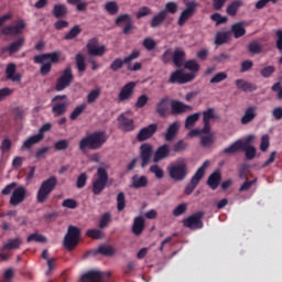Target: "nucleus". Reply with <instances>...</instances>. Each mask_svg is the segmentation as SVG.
Listing matches in <instances>:
<instances>
[{
	"label": "nucleus",
	"instance_id": "obj_1",
	"mask_svg": "<svg viewBox=\"0 0 282 282\" xmlns=\"http://www.w3.org/2000/svg\"><path fill=\"white\" fill-rule=\"evenodd\" d=\"M107 140H109V137H107L105 131L93 132L79 141V151L82 153H87L88 149L90 151H98V149H102Z\"/></svg>",
	"mask_w": 282,
	"mask_h": 282
},
{
	"label": "nucleus",
	"instance_id": "obj_2",
	"mask_svg": "<svg viewBox=\"0 0 282 282\" xmlns=\"http://www.w3.org/2000/svg\"><path fill=\"white\" fill-rule=\"evenodd\" d=\"M34 63L42 65L40 68V74L42 76H47L52 72V63L56 64L61 61V51H55L53 53H44L41 55H35L33 58Z\"/></svg>",
	"mask_w": 282,
	"mask_h": 282
},
{
	"label": "nucleus",
	"instance_id": "obj_3",
	"mask_svg": "<svg viewBox=\"0 0 282 282\" xmlns=\"http://www.w3.org/2000/svg\"><path fill=\"white\" fill-rule=\"evenodd\" d=\"M57 184L58 178H56V176H51L43 181L36 194L37 204H45V202L50 199V195H52V192L56 188Z\"/></svg>",
	"mask_w": 282,
	"mask_h": 282
},
{
	"label": "nucleus",
	"instance_id": "obj_4",
	"mask_svg": "<svg viewBox=\"0 0 282 282\" xmlns=\"http://www.w3.org/2000/svg\"><path fill=\"white\" fill-rule=\"evenodd\" d=\"M169 175L174 182H184L188 175V164L186 159L178 160L174 165L167 167Z\"/></svg>",
	"mask_w": 282,
	"mask_h": 282
},
{
	"label": "nucleus",
	"instance_id": "obj_5",
	"mask_svg": "<svg viewBox=\"0 0 282 282\" xmlns=\"http://www.w3.org/2000/svg\"><path fill=\"white\" fill-rule=\"evenodd\" d=\"M210 166V162L205 161L200 167L195 172V174L192 176L189 183L184 188L185 195H193V191L199 186V182L204 178V175H206V169Z\"/></svg>",
	"mask_w": 282,
	"mask_h": 282
},
{
	"label": "nucleus",
	"instance_id": "obj_6",
	"mask_svg": "<svg viewBox=\"0 0 282 282\" xmlns=\"http://www.w3.org/2000/svg\"><path fill=\"white\" fill-rule=\"evenodd\" d=\"M109 183V173L105 167L97 169V178L93 181V194L100 195L105 188H107V184Z\"/></svg>",
	"mask_w": 282,
	"mask_h": 282
},
{
	"label": "nucleus",
	"instance_id": "obj_7",
	"mask_svg": "<svg viewBox=\"0 0 282 282\" xmlns=\"http://www.w3.org/2000/svg\"><path fill=\"white\" fill-rule=\"evenodd\" d=\"M80 241V228L76 226H68L67 234L64 237V248L66 250H74Z\"/></svg>",
	"mask_w": 282,
	"mask_h": 282
},
{
	"label": "nucleus",
	"instance_id": "obj_8",
	"mask_svg": "<svg viewBox=\"0 0 282 282\" xmlns=\"http://www.w3.org/2000/svg\"><path fill=\"white\" fill-rule=\"evenodd\" d=\"M23 243L21 238L9 239L3 246L0 248V262L9 261L12 250H19Z\"/></svg>",
	"mask_w": 282,
	"mask_h": 282
},
{
	"label": "nucleus",
	"instance_id": "obj_9",
	"mask_svg": "<svg viewBox=\"0 0 282 282\" xmlns=\"http://www.w3.org/2000/svg\"><path fill=\"white\" fill-rule=\"evenodd\" d=\"M72 83H74V72L72 66H67L56 80L55 91H64V89L70 87Z\"/></svg>",
	"mask_w": 282,
	"mask_h": 282
},
{
	"label": "nucleus",
	"instance_id": "obj_10",
	"mask_svg": "<svg viewBox=\"0 0 282 282\" xmlns=\"http://www.w3.org/2000/svg\"><path fill=\"white\" fill-rule=\"evenodd\" d=\"M204 212H196L189 217L182 220L184 228H189V230H202L204 228Z\"/></svg>",
	"mask_w": 282,
	"mask_h": 282
},
{
	"label": "nucleus",
	"instance_id": "obj_11",
	"mask_svg": "<svg viewBox=\"0 0 282 282\" xmlns=\"http://www.w3.org/2000/svg\"><path fill=\"white\" fill-rule=\"evenodd\" d=\"M135 58H140V51L135 50L132 51L130 55L126 56L123 59L118 57L115 58L113 62L110 64L111 72H118V69H122L124 65H129L132 61H135Z\"/></svg>",
	"mask_w": 282,
	"mask_h": 282
},
{
	"label": "nucleus",
	"instance_id": "obj_12",
	"mask_svg": "<svg viewBox=\"0 0 282 282\" xmlns=\"http://www.w3.org/2000/svg\"><path fill=\"white\" fill-rule=\"evenodd\" d=\"M198 6L199 4L195 1H188L185 3V9L182 11L177 21V25H180V28H184V25H186V21L195 14V10H197Z\"/></svg>",
	"mask_w": 282,
	"mask_h": 282
},
{
	"label": "nucleus",
	"instance_id": "obj_13",
	"mask_svg": "<svg viewBox=\"0 0 282 282\" xmlns=\"http://www.w3.org/2000/svg\"><path fill=\"white\" fill-rule=\"evenodd\" d=\"M195 80V74L193 73H182V70H175L171 74L169 83L172 85H186V83H191Z\"/></svg>",
	"mask_w": 282,
	"mask_h": 282
},
{
	"label": "nucleus",
	"instance_id": "obj_14",
	"mask_svg": "<svg viewBox=\"0 0 282 282\" xmlns=\"http://www.w3.org/2000/svg\"><path fill=\"white\" fill-rule=\"evenodd\" d=\"M100 45L98 37H93L88 41L86 47L89 56H105L107 52V46Z\"/></svg>",
	"mask_w": 282,
	"mask_h": 282
},
{
	"label": "nucleus",
	"instance_id": "obj_15",
	"mask_svg": "<svg viewBox=\"0 0 282 282\" xmlns=\"http://www.w3.org/2000/svg\"><path fill=\"white\" fill-rule=\"evenodd\" d=\"M25 199H28V188L21 185V186H18L15 189H13L9 204L11 206H19V204H23Z\"/></svg>",
	"mask_w": 282,
	"mask_h": 282
},
{
	"label": "nucleus",
	"instance_id": "obj_16",
	"mask_svg": "<svg viewBox=\"0 0 282 282\" xmlns=\"http://www.w3.org/2000/svg\"><path fill=\"white\" fill-rule=\"evenodd\" d=\"M152 158H153V145L151 143L141 144L140 147L141 167L147 169Z\"/></svg>",
	"mask_w": 282,
	"mask_h": 282
},
{
	"label": "nucleus",
	"instance_id": "obj_17",
	"mask_svg": "<svg viewBox=\"0 0 282 282\" xmlns=\"http://www.w3.org/2000/svg\"><path fill=\"white\" fill-rule=\"evenodd\" d=\"M155 133H158V123H151L139 131L137 134V140L138 142H147V140L153 138Z\"/></svg>",
	"mask_w": 282,
	"mask_h": 282
},
{
	"label": "nucleus",
	"instance_id": "obj_18",
	"mask_svg": "<svg viewBox=\"0 0 282 282\" xmlns=\"http://www.w3.org/2000/svg\"><path fill=\"white\" fill-rule=\"evenodd\" d=\"M134 93H135V82H130L126 84L121 88L118 95L119 102H127V100H131V98H133Z\"/></svg>",
	"mask_w": 282,
	"mask_h": 282
},
{
	"label": "nucleus",
	"instance_id": "obj_19",
	"mask_svg": "<svg viewBox=\"0 0 282 282\" xmlns=\"http://www.w3.org/2000/svg\"><path fill=\"white\" fill-rule=\"evenodd\" d=\"M117 121L119 123L118 128L121 131H124L126 133H129V132L135 130V121H133V119L127 117V115H124V113H121L117 118Z\"/></svg>",
	"mask_w": 282,
	"mask_h": 282
},
{
	"label": "nucleus",
	"instance_id": "obj_20",
	"mask_svg": "<svg viewBox=\"0 0 282 282\" xmlns=\"http://www.w3.org/2000/svg\"><path fill=\"white\" fill-rule=\"evenodd\" d=\"M170 105H171L172 116H182V113H186L193 109L192 106L184 104V101H180L175 99L171 100Z\"/></svg>",
	"mask_w": 282,
	"mask_h": 282
},
{
	"label": "nucleus",
	"instance_id": "obj_21",
	"mask_svg": "<svg viewBox=\"0 0 282 282\" xmlns=\"http://www.w3.org/2000/svg\"><path fill=\"white\" fill-rule=\"evenodd\" d=\"M116 25H118L120 28V25H122V23H124L123 26V34H129V32H131V30H133V19H131V15H129V13H122L120 14L116 21H115Z\"/></svg>",
	"mask_w": 282,
	"mask_h": 282
},
{
	"label": "nucleus",
	"instance_id": "obj_22",
	"mask_svg": "<svg viewBox=\"0 0 282 282\" xmlns=\"http://www.w3.org/2000/svg\"><path fill=\"white\" fill-rule=\"evenodd\" d=\"M171 107V98L165 96L161 98L155 105V112L160 118H166V113H169V108Z\"/></svg>",
	"mask_w": 282,
	"mask_h": 282
},
{
	"label": "nucleus",
	"instance_id": "obj_23",
	"mask_svg": "<svg viewBox=\"0 0 282 282\" xmlns=\"http://www.w3.org/2000/svg\"><path fill=\"white\" fill-rule=\"evenodd\" d=\"M23 30H25V21L23 20H20L17 25L12 26V25H9V26H4L2 30H1V34L3 36H10V34H14L15 36L18 34H22L23 33Z\"/></svg>",
	"mask_w": 282,
	"mask_h": 282
},
{
	"label": "nucleus",
	"instance_id": "obj_24",
	"mask_svg": "<svg viewBox=\"0 0 282 282\" xmlns=\"http://www.w3.org/2000/svg\"><path fill=\"white\" fill-rule=\"evenodd\" d=\"M169 155H171V147H169V144H163L159 147L153 156L154 164L162 162V160H166Z\"/></svg>",
	"mask_w": 282,
	"mask_h": 282
},
{
	"label": "nucleus",
	"instance_id": "obj_25",
	"mask_svg": "<svg viewBox=\"0 0 282 282\" xmlns=\"http://www.w3.org/2000/svg\"><path fill=\"white\" fill-rule=\"evenodd\" d=\"M7 80H12V83H21V73H17V64L10 63L6 68Z\"/></svg>",
	"mask_w": 282,
	"mask_h": 282
},
{
	"label": "nucleus",
	"instance_id": "obj_26",
	"mask_svg": "<svg viewBox=\"0 0 282 282\" xmlns=\"http://www.w3.org/2000/svg\"><path fill=\"white\" fill-rule=\"evenodd\" d=\"M203 115V131L210 132V121L215 120V108H208L207 110L202 112Z\"/></svg>",
	"mask_w": 282,
	"mask_h": 282
},
{
	"label": "nucleus",
	"instance_id": "obj_27",
	"mask_svg": "<svg viewBox=\"0 0 282 282\" xmlns=\"http://www.w3.org/2000/svg\"><path fill=\"white\" fill-rule=\"evenodd\" d=\"M219 184H221V172L216 170L208 176L207 186H209L212 191H217V188H219Z\"/></svg>",
	"mask_w": 282,
	"mask_h": 282
},
{
	"label": "nucleus",
	"instance_id": "obj_28",
	"mask_svg": "<svg viewBox=\"0 0 282 282\" xmlns=\"http://www.w3.org/2000/svg\"><path fill=\"white\" fill-rule=\"evenodd\" d=\"M131 188H147L149 186V178L145 175L134 174L131 177Z\"/></svg>",
	"mask_w": 282,
	"mask_h": 282
},
{
	"label": "nucleus",
	"instance_id": "obj_29",
	"mask_svg": "<svg viewBox=\"0 0 282 282\" xmlns=\"http://www.w3.org/2000/svg\"><path fill=\"white\" fill-rule=\"evenodd\" d=\"M257 118V106H249L245 110V115L241 117V124H250Z\"/></svg>",
	"mask_w": 282,
	"mask_h": 282
},
{
	"label": "nucleus",
	"instance_id": "obj_30",
	"mask_svg": "<svg viewBox=\"0 0 282 282\" xmlns=\"http://www.w3.org/2000/svg\"><path fill=\"white\" fill-rule=\"evenodd\" d=\"M67 107L69 104L67 101H57L52 107V113L55 118H61V116H65L67 113Z\"/></svg>",
	"mask_w": 282,
	"mask_h": 282
},
{
	"label": "nucleus",
	"instance_id": "obj_31",
	"mask_svg": "<svg viewBox=\"0 0 282 282\" xmlns=\"http://www.w3.org/2000/svg\"><path fill=\"white\" fill-rule=\"evenodd\" d=\"M144 228H145L144 218L141 216L135 217L132 225L133 235H135L137 237H140V235L144 232Z\"/></svg>",
	"mask_w": 282,
	"mask_h": 282
},
{
	"label": "nucleus",
	"instance_id": "obj_32",
	"mask_svg": "<svg viewBox=\"0 0 282 282\" xmlns=\"http://www.w3.org/2000/svg\"><path fill=\"white\" fill-rule=\"evenodd\" d=\"M235 85H236L237 89H240L241 91H245V93L257 91L256 84L246 82L245 79H236Z\"/></svg>",
	"mask_w": 282,
	"mask_h": 282
},
{
	"label": "nucleus",
	"instance_id": "obj_33",
	"mask_svg": "<svg viewBox=\"0 0 282 282\" xmlns=\"http://www.w3.org/2000/svg\"><path fill=\"white\" fill-rule=\"evenodd\" d=\"M44 138V134H33L23 142L22 149L30 151L34 144H39V142H42Z\"/></svg>",
	"mask_w": 282,
	"mask_h": 282
},
{
	"label": "nucleus",
	"instance_id": "obj_34",
	"mask_svg": "<svg viewBox=\"0 0 282 282\" xmlns=\"http://www.w3.org/2000/svg\"><path fill=\"white\" fill-rule=\"evenodd\" d=\"M23 45H25V39L20 37L7 46L3 52H9V54H17V52H19Z\"/></svg>",
	"mask_w": 282,
	"mask_h": 282
},
{
	"label": "nucleus",
	"instance_id": "obj_35",
	"mask_svg": "<svg viewBox=\"0 0 282 282\" xmlns=\"http://www.w3.org/2000/svg\"><path fill=\"white\" fill-rule=\"evenodd\" d=\"M52 14L55 19H65L67 17V6L63 3L54 4Z\"/></svg>",
	"mask_w": 282,
	"mask_h": 282
},
{
	"label": "nucleus",
	"instance_id": "obj_36",
	"mask_svg": "<svg viewBox=\"0 0 282 282\" xmlns=\"http://www.w3.org/2000/svg\"><path fill=\"white\" fill-rule=\"evenodd\" d=\"M177 131H180V123L173 122L170 124L165 132V141L173 142V140H175V135H177Z\"/></svg>",
	"mask_w": 282,
	"mask_h": 282
},
{
	"label": "nucleus",
	"instance_id": "obj_37",
	"mask_svg": "<svg viewBox=\"0 0 282 282\" xmlns=\"http://www.w3.org/2000/svg\"><path fill=\"white\" fill-rule=\"evenodd\" d=\"M166 11L161 10L159 13H156L152 20L150 21L151 28H160L166 21Z\"/></svg>",
	"mask_w": 282,
	"mask_h": 282
},
{
	"label": "nucleus",
	"instance_id": "obj_38",
	"mask_svg": "<svg viewBox=\"0 0 282 282\" xmlns=\"http://www.w3.org/2000/svg\"><path fill=\"white\" fill-rule=\"evenodd\" d=\"M242 148H243V141L237 140L236 142L230 144L228 148H225L223 150V153H225V155H232V153H237L238 151H241Z\"/></svg>",
	"mask_w": 282,
	"mask_h": 282
},
{
	"label": "nucleus",
	"instance_id": "obj_39",
	"mask_svg": "<svg viewBox=\"0 0 282 282\" xmlns=\"http://www.w3.org/2000/svg\"><path fill=\"white\" fill-rule=\"evenodd\" d=\"M243 6V2L241 0H235L230 4H228L226 9V13L228 17H237V12H239V8Z\"/></svg>",
	"mask_w": 282,
	"mask_h": 282
},
{
	"label": "nucleus",
	"instance_id": "obj_40",
	"mask_svg": "<svg viewBox=\"0 0 282 282\" xmlns=\"http://www.w3.org/2000/svg\"><path fill=\"white\" fill-rule=\"evenodd\" d=\"M231 33L236 39H241V36H246V28H243V22H237L232 24Z\"/></svg>",
	"mask_w": 282,
	"mask_h": 282
},
{
	"label": "nucleus",
	"instance_id": "obj_41",
	"mask_svg": "<svg viewBox=\"0 0 282 282\" xmlns=\"http://www.w3.org/2000/svg\"><path fill=\"white\" fill-rule=\"evenodd\" d=\"M184 58H186V53L184 51L176 50L172 57L175 67H182V65H184Z\"/></svg>",
	"mask_w": 282,
	"mask_h": 282
},
{
	"label": "nucleus",
	"instance_id": "obj_42",
	"mask_svg": "<svg viewBox=\"0 0 282 282\" xmlns=\"http://www.w3.org/2000/svg\"><path fill=\"white\" fill-rule=\"evenodd\" d=\"M98 252L101 257H113L116 254V248L111 245H101L98 247Z\"/></svg>",
	"mask_w": 282,
	"mask_h": 282
},
{
	"label": "nucleus",
	"instance_id": "obj_43",
	"mask_svg": "<svg viewBox=\"0 0 282 282\" xmlns=\"http://www.w3.org/2000/svg\"><path fill=\"white\" fill-rule=\"evenodd\" d=\"M105 10L111 17H116V14H118V12L120 11V7L118 6V2H116V1H108L105 4Z\"/></svg>",
	"mask_w": 282,
	"mask_h": 282
},
{
	"label": "nucleus",
	"instance_id": "obj_44",
	"mask_svg": "<svg viewBox=\"0 0 282 282\" xmlns=\"http://www.w3.org/2000/svg\"><path fill=\"white\" fill-rule=\"evenodd\" d=\"M83 32V29H80V25L73 26L65 35L64 41H74L76 36H78Z\"/></svg>",
	"mask_w": 282,
	"mask_h": 282
},
{
	"label": "nucleus",
	"instance_id": "obj_45",
	"mask_svg": "<svg viewBox=\"0 0 282 282\" xmlns=\"http://www.w3.org/2000/svg\"><path fill=\"white\" fill-rule=\"evenodd\" d=\"M200 116L202 112H196L187 116L185 120V129H192V127H195V123L199 121Z\"/></svg>",
	"mask_w": 282,
	"mask_h": 282
},
{
	"label": "nucleus",
	"instance_id": "obj_46",
	"mask_svg": "<svg viewBox=\"0 0 282 282\" xmlns=\"http://www.w3.org/2000/svg\"><path fill=\"white\" fill-rule=\"evenodd\" d=\"M207 135H202L200 137V144L202 147H204L205 149H208V147H213V144L215 143V134L213 133H205Z\"/></svg>",
	"mask_w": 282,
	"mask_h": 282
},
{
	"label": "nucleus",
	"instance_id": "obj_47",
	"mask_svg": "<svg viewBox=\"0 0 282 282\" xmlns=\"http://www.w3.org/2000/svg\"><path fill=\"white\" fill-rule=\"evenodd\" d=\"M245 151L246 158L248 160H254L257 158V148L252 145H246V143H242V150Z\"/></svg>",
	"mask_w": 282,
	"mask_h": 282
},
{
	"label": "nucleus",
	"instance_id": "obj_48",
	"mask_svg": "<svg viewBox=\"0 0 282 282\" xmlns=\"http://www.w3.org/2000/svg\"><path fill=\"white\" fill-rule=\"evenodd\" d=\"M76 61V67L78 69V72L83 73L87 69V64L85 62V55H83L82 53H78L75 57Z\"/></svg>",
	"mask_w": 282,
	"mask_h": 282
},
{
	"label": "nucleus",
	"instance_id": "obj_49",
	"mask_svg": "<svg viewBox=\"0 0 282 282\" xmlns=\"http://www.w3.org/2000/svg\"><path fill=\"white\" fill-rule=\"evenodd\" d=\"M124 208H127V198L124 196V192H120L117 195V210H119V213H122Z\"/></svg>",
	"mask_w": 282,
	"mask_h": 282
},
{
	"label": "nucleus",
	"instance_id": "obj_50",
	"mask_svg": "<svg viewBox=\"0 0 282 282\" xmlns=\"http://www.w3.org/2000/svg\"><path fill=\"white\" fill-rule=\"evenodd\" d=\"M26 241L29 243H32V241H35V243H47V238L41 234H31Z\"/></svg>",
	"mask_w": 282,
	"mask_h": 282
},
{
	"label": "nucleus",
	"instance_id": "obj_51",
	"mask_svg": "<svg viewBox=\"0 0 282 282\" xmlns=\"http://www.w3.org/2000/svg\"><path fill=\"white\" fill-rule=\"evenodd\" d=\"M149 171L155 176L156 180H164V170L160 167V165L153 164L150 166Z\"/></svg>",
	"mask_w": 282,
	"mask_h": 282
},
{
	"label": "nucleus",
	"instance_id": "obj_52",
	"mask_svg": "<svg viewBox=\"0 0 282 282\" xmlns=\"http://www.w3.org/2000/svg\"><path fill=\"white\" fill-rule=\"evenodd\" d=\"M228 78V74L226 72H219L215 74L209 80L210 85H217L219 83H224Z\"/></svg>",
	"mask_w": 282,
	"mask_h": 282
},
{
	"label": "nucleus",
	"instance_id": "obj_53",
	"mask_svg": "<svg viewBox=\"0 0 282 282\" xmlns=\"http://www.w3.org/2000/svg\"><path fill=\"white\" fill-rule=\"evenodd\" d=\"M185 69H188L191 74H197L199 72V63L195 59H189L184 65Z\"/></svg>",
	"mask_w": 282,
	"mask_h": 282
},
{
	"label": "nucleus",
	"instance_id": "obj_54",
	"mask_svg": "<svg viewBox=\"0 0 282 282\" xmlns=\"http://www.w3.org/2000/svg\"><path fill=\"white\" fill-rule=\"evenodd\" d=\"M87 109V104H80L79 106L75 107L73 112L69 116L70 120H78V117Z\"/></svg>",
	"mask_w": 282,
	"mask_h": 282
},
{
	"label": "nucleus",
	"instance_id": "obj_55",
	"mask_svg": "<svg viewBox=\"0 0 282 282\" xmlns=\"http://www.w3.org/2000/svg\"><path fill=\"white\" fill-rule=\"evenodd\" d=\"M188 149V143L184 140H178L173 144L174 153H184Z\"/></svg>",
	"mask_w": 282,
	"mask_h": 282
},
{
	"label": "nucleus",
	"instance_id": "obj_56",
	"mask_svg": "<svg viewBox=\"0 0 282 282\" xmlns=\"http://www.w3.org/2000/svg\"><path fill=\"white\" fill-rule=\"evenodd\" d=\"M274 72H276V67L269 65L260 69V76L262 78H272Z\"/></svg>",
	"mask_w": 282,
	"mask_h": 282
},
{
	"label": "nucleus",
	"instance_id": "obj_57",
	"mask_svg": "<svg viewBox=\"0 0 282 282\" xmlns=\"http://www.w3.org/2000/svg\"><path fill=\"white\" fill-rule=\"evenodd\" d=\"M248 52H250V54H261V52H263V46H261L257 41L250 42L248 45Z\"/></svg>",
	"mask_w": 282,
	"mask_h": 282
},
{
	"label": "nucleus",
	"instance_id": "obj_58",
	"mask_svg": "<svg viewBox=\"0 0 282 282\" xmlns=\"http://www.w3.org/2000/svg\"><path fill=\"white\" fill-rule=\"evenodd\" d=\"M67 3H69V6H76V10H78V12H85V10H87V2L83 1V0H67Z\"/></svg>",
	"mask_w": 282,
	"mask_h": 282
},
{
	"label": "nucleus",
	"instance_id": "obj_59",
	"mask_svg": "<svg viewBox=\"0 0 282 282\" xmlns=\"http://www.w3.org/2000/svg\"><path fill=\"white\" fill-rule=\"evenodd\" d=\"M210 19L216 23V25H224V23H228V17H224L220 13L212 14Z\"/></svg>",
	"mask_w": 282,
	"mask_h": 282
},
{
	"label": "nucleus",
	"instance_id": "obj_60",
	"mask_svg": "<svg viewBox=\"0 0 282 282\" xmlns=\"http://www.w3.org/2000/svg\"><path fill=\"white\" fill-rule=\"evenodd\" d=\"M178 10V7L175 2H167L165 4V9H163L162 11L165 12V15L169 17L170 14H176Z\"/></svg>",
	"mask_w": 282,
	"mask_h": 282
},
{
	"label": "nucleus",
	"instance_id": "obj_61",
	"mask_svg": "<svg viewBox=\"0 0 282 282\" xmlns=\"http://www.w3.org/2000/svg\"><path fill=\"white\" fill-rule=\"evenodd\" d=\"M228 42V32H218L216 34L215 44L224 45V43Z\"/></svg>",
	"mask_w": 282,
	"mask_h": 282
},
{
	"label": "nucleus",
	"instance_id": "obj_62",
	"mask_svg": "<svg viewBox=\"0 0 282 282\" xmlns=\"http://www.w3.org/2000/svg\"><path fill=\"white\" fill-rule=\"evenodd\" d=\"M111 224V213H105L99 220V228H107Z\"/></svg>",
	"mask_w": 282,
	"mask_h": 282
},
{
	"label": "nucleus",
	"instance_id": "obj_63",
	"mask_svg": "<svg viewBox=\"0 0 282 282\" xmlns=\"http://www.w3.org/2000/svg\"><path fill=\"white\" fill-rule=\"evenodd\" d=\"M87 237H89L90 239H102V237L105 236V234L102 232V230L100 229H89L86 232Z\"/></svg>",
	"mask_w": 282,
	"mask_h": 282
},
{
	"label": "nucleus",
	"instance_id": "obj_64",
	"mask_svg": "<svg viewBox=\"0 0 282 282\" xmlns=\"http://www.w3.org/2000/svg\"><path fill=\"white\" fill-rule=\"evenodd\" d=\"M271 90L276 94L278 100H282V85L281 82H278L271 86Z\"/></svg>",
	"mask_w": 282,
	"mask_h": 282
}]
</instances>
